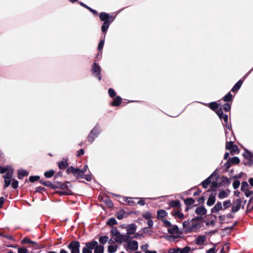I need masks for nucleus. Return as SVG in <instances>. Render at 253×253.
Listing matches in <instances>:
<instances>
[{"mask_svg":"<svg viewBox=\"0 0 253 253\" xmlns=\"http://www.w3.org/2000/svg\"><path fill=\"white\" fill-rule=\"evenodd\" d=\"M111 234L114 238L115 242L118 243H122L123 242H126L129 238L127 235L121 234L115 227L112 228Z\"/></svg>","mask_w":253,"mask_h":253,"instance_id":"f257e3e1","label":"nucleus"},{"mask_svg":"<svg viewBox=\"0 0 253 253\" xmlns=\"http://www.w3.org/2000/svg\"><path fill=\"white\" fill-rule=\"evenodd\" d=\"M66 172L67 173H73L74 176L78 179L83 178V176L84 175V171L83 170H81L78 168H75L72 166L69 167L67 169Z\"/></svg>","mask_w":253,"mask_h":253,"instance_id":"f03ea898","label":"nucleus"},{"mask_svg":"<svg viewBox=\"0 0 253 253\" xmlns=\"http://www.w3.org/2000/svg\"><path fill=\"white\" fill-rule=\"evenodd\" d=\"M100 132V128L98 125H96L91 130L87 137V140L92 143Z\"/></svg>","mask_w":253,"mask_h":253,"instance_id":"7ed1b4c3","label":"nucleus"},{"mask_svg":"<svg viewBox=\"0 0 253 253\" xmlns=\"http://www.w3.org/2000/svg\"><path fill=\"white\" fill-rule=\"evenodd\" d=\"M97 245V242L94 240L86 243L85 247L83 249V253H92V250H94Z\"/></svg>","mask_w":253,"mask_h":253,"instance_id":"20e7f679","label":"nucleus"},{"mask_svg":"<svg viewBox=\"0 0 253 253\" xmlns=\"http://www.w3.org/2000/svg\"><path fill=\"white\" fill-rule=\"evenodd\" d=\"M97 245V242L94 240L86 243L85 247L83 249V253H92V250H94Z\"/></svg>","mask_w":253,"mask_h":253,"instance_id":"39448f33","label":"nucleus"},{"mask_svg":"<svg viewBox=\"0 0 253 253\" xmlns=\"http://www.w3.org/2000/svg\"><path fill=\"white\" fill-rule=\"evenodd\" d=\"M80 244L78 241H74L71 242L68 246L71 250V253H80Z\"/></svg>","mask_w":253,"mask_h":253,"instance_id":"423d86ee","label":"nucleus"},{"mask_svg":"<svg viewBox=\"0 0 253 253\" xmlns=\"http://www.w3.org/2000/svg\"><path fill=\"white\" fill-rule=\"evenodd\" d=\"M91 71L92 72L93 75L96 77L99 80H101V76L100 75L101 68L98 64L95 62L93 63Z\"/></svg>","mask_w":253,"mask_h":253,"instance_id":"0eeeda50","label":"nucleus"},{"mask_svg":"<svg viewBox=\"0 0 253 253\" xmlns=\"http://www.w3.org/2000/svg\"><path fill=\"white\" fill-rule=\"evenodd\" d=\"M13 173V170H9L7 173L3 176L4 178V187L9 186L10 184V178L12 177Z\"/></svg>","mask_w":253,"mask_h":253,"instance_id":"6e6552de","label":"nucleus"},{"mask_svg":"<svg viewBox=\"0 0 253 253\" xmlns=\"http://www.w3.org/2000/svg\"><path fill=\"white\" fill-rule=\"evenodd\" d=\"M127 248L132 251L137 250L138 248V242L134 240L127 241Z\"/></svg>","mask_w":253,"mask_h":253,"instance_id":"1a4fd4ad","label":"nucleus"},{"mask_svg":"<svg viewBox=\"0 0 253 253\" xmlns=\"http://www.w3.org/2000/svg\"><path fill=\"white\" fill-rule=\"evenodd\" d=\"M241 204L242 200L240 199H236L233 203L231 211L234 213L238 211L241 208Z\"/></svg>","mask_w":253,"mask_h":253,"instance_id":"9d476101","label":"nucleus"},{"mask_svg":"<svg viewBox=\"0 0 253 253\" xmlns=\"http://www.w3.org/2000/svg\"><path fill=\"white\" fill-rule=\"evenodd\" d=\"M211 183L212 186H215L217 184L215 181H213L212 182L211 180V176H209L203 182H202L200 185H201L204 188L206 189L208 188Z\"/></svg>","mask_w":253,"mask_h":253,"instance_id":"9b49d317","label":"nucleus"},{"mask_svg":"<svg viewBox=\"0 0 253 253\" xmlns=\"http://www.w3.org/2000/svg\"><path fill=\"white\" fill-rule=\"evenodd\" d=\"M136 229V226L134 224H129L126 229V234L128 236L129 235L134 234Z\"/></svg>","mask_w":253,"mask_h":253,"instance_id":"f8f14e48","label":"nucleus"},{"mask_svg":"<svg viewBox=\"0 0 253 253\" xmlns=\"http://www.w3.org/2000/svg\"><path fill=\"white\" fill-rule=\"evenodd\" d=\"M100 19L101 21H104V22H111L110 21V17L109 14L106 12H102L100 14ZM112 18V17H111Z\"/></svg>","mask_w":253,"mask_h":253,"instance_id":"ddd939ff","label":"nucleus"},{"mask_svg":"<svg viewBox=\"0 0 253 253\" xmlns=\"http://www.w3.org/2000/svg\"><path fill=\"white\" fill-rule=\"evenodd\" d=\"M200 227L199 223L195 222L193 221H191L190 227L189 228V231L190 232L195 231L198 228Z\"/></svg>","mask_w":253,"mask_h":253,"instance_id":"4468645a","label":"nucleus"},{"mask_svg":"<svg viewBox=\"0 0 253 253\" xmlns=\"http://www.w3.org/2000/svg\"><path fill=\"white\" fill-rule=\"evenodd\" d=\"M223 209L221 203L218 202L211 209V211L212 213H216Z\"/></svg>","mask_w":253,"mask_h":253,"instance_id":"2eb2a0df","label":"nucleus"},{"mask_svg":"<svg viewBox=\"0 0 253 253\" xmlns=\"http://www.w3.org/2000/svg\"><path fill=\"white\" fill-rule=\"evenodd\" d=\"M195 213L199 215H203L206 214L207 210L205 207L203 206L199 207L196 208L195 210Z\"/></svg>","mask_w":253,"mask_h":253,"instance_id":"dca6fc26","label":"nucleus"},{"mask_svg":"<svg viewBox=\"0 0 253 253\" xmlns=\"http://www.w3.org/2000/svg\"><path fill=\"white\" fill-rule=\"evenodd\" d=\"M168 232L170 234H176L179 233V229L176 225H171L168 228Z\"/></svg>","mask_w":253,"mask_h":253,"instance_id":"f3484780","label":"nucleus"},{"mask_svg":"<svg viewBox=\"0 0 253 253\" xmlns=\"http://www.w3.org/2000/svg\"><path fill=\"white\" fill-rule=\"evenodd\" d=\"M68 165L67 159H63L62 161L58 163V167L61 169H65Z\"/></svg>","mask_w":253,"mask_h":253,"instance_id":"a211bd4d","label":"nucleus"},{"mask_svg":"<svg viewBox=\"0 0 253 253\" xmlns=\"http://www.w3.org/2000/svg\"><path fill=\"white\" fill-rule=\"evenodd\" d=\"M215 202V196L213 194H211L207 202V205L208 206H211Z\"/></svg>","mask_w":253,"mask_h":253,"instance_id":"6ab92c4d","label":"nucleus"},{"mask_svg":"<svg viewBox=\"0 0 253 253\" xmlns=\"http://www.w3.org/2000/svg\"><path fill=\"white\" fill-rule=\"evenodd\" d=\"M134 199H137L138 198L125 197L124 198V201L126 202L129 205L133 206L136 205V203L134 201Z\"/></svg>","mask_w":253,"mask_h":253,"instance_id":"aec40b11","label":"nucleus"},{"mask_svg":"<svg viewBox=\"0 0 253 253\" xmlns=\"http://www.w3.org/2000/svg\"><path fill=\"white\" fill-rule=\"evenodd\" d=\"M167 212L163 210H160L157 211V218L159 219H163V218L167 215Z\"/></svg>","mask_w":253,"mask_h":253,"instance_id":"412c9836","label":"nucleus"},{"mask_svg":"<svg viewBox=\"0 0 253 253\" xmlns=\"http://www.w3.org/2000/svg\"><path fill=\"white\" fill-rule=\"evenodd\" d=\"M206 239V237L205 236H198L196 240V243L198 245H202L204 244Z\"/></svg>","mask_w":253,"mask_h":253,"instance_id":"4be33fe9","label":"nucleus"},{"mask_svg":"<svg viewBox=\"0 0 253 253\" xmlns=\"http://www.w3.org/2000/svg\"><path fill=\"white\" fill-rule=\"evenodd\" d=\"M29 174V172L23 169H21L18 170V177L19 179H22L25 176H27Z\"/></svg>","mask_w":253,"mask_h":253,"instance_id":"5701e85b","label":"nucleus"},{"mask_svg":"<svg viewBox=\"0 0 253 253\" xmlns=\"http://www.w3.org/2000/svg\"><path fill=\"white\" fill-rule=\"evenodd\" d=\"M243 81L242 80H240L233 87V88L231 89V91L233 92H235L238 91L241 87L242 84H243Z\"/></svg>","mask_w":253,"mask_h":253,"instance_id":"b1692460","label":"nucleus"},{"mask_svg":"<svg viewBox=\"0 0 253 253\" xmlns=\"http://www.w3.org/2000/svg\"><path fill=\"white\" fill-rule=\"evenodd\" d=\"M104 246L103 245H99L97 243V245L94 248V253H104Z\"/></svg>","mask_w":253,"mask_h":253,"instance_id":"393cba45","label":"nucleus"},{"mask_svg":"<svg viewBox=\"0 0 253 253\" xmlns=\"http://www.w3.org/2000/svg\"><path fill=\"white\" fill-rule=\"evenodd\" d=\"M229 191H226L224 190H221L219 192L218 194V197L220 199L227 198L228 196Z\"/></svg>","mask_w":253,"mask_h":253,"instance_id":"a878e982","label":"nucleus"},{"mask_svg":"<svg viewBox=\"0 0 253 253\" xmlns=\"http://www.w3.org/2000/svg\"><path fill=\"white\" fill-rule=\"evenodd\" d=\"M122 99L120 96H117L114 98L113 101L112 102L111 105L113 106H119L121 103Z\"/></svg>","mask_w":253,"mask_h":253,"instance_id":"bb28decb","label":"nucleus"},{"mask_svg":"<svg viewBox=\"0 0 253 253\" xmlns=\"http://www.w3.org/2000/svg\"><path fill=\"white\" fill-rule=\"evenodd\" d=\"M113 21V19H112L111 22H104V23L103 24V25L102 26V27H101V30H102V32L105 33L107 31V30L109 27L110 23L112 22Z\"/></svg>","mask_w":253,"mask_h":253,"instance_id":"cd10ccee","label":"nucleus"},{"mask_svg":"<svg viewBox=\"0 0 253 253\" xmlns=\"http://www.w3.org/2000/svg\"><path fill=\"white\" fill-rule=\"evenodd\" d=\"M118 246L117 245H109L108 247V252L109 253H115L117 250Z\"/></svg>","mask_w":253,"mask_h":253,"instance_id":"c85d7f7f","label":"nucleus"},{"mask_svg":"<svg viewBox=\"0 0 253 253\" xmlns=\"http://www.w3.org/2000/svg\"><path fill=\"white\" fill-rule=\"evenodd\" d=\"M179 253H189L191 251V248L189 246H186L183 248H179L178 250Z\"/></svg>","mask_w":253,"mask_h":253,"instance_id":"c756f323","label":"nucleus"},{"mask_svg":"<svg viewBox=\"0 0 253 253\" xmlns=\"http://www.w3.org/2000/svg\"><path fill=\"white\" fill-rule=\"evenodd\" d=\"M209 106L211 110L214 111L218 108V104L215 102H212L209 103Z\"/></svg>","mask_w":253,"mask_h":253,"instance_id":"7c9ffc66","label":"nucleus"},{"mask_svg":"<svg viewBox=\"0 0 253 253\" xmlns=\"http://www.w3.org/2000/svg\"><path fill=\"white\" fill-rule=\"evenodd\" d=\"M108 239L107 236H101L99 239V242L101 244H105L108 242Z\"/></svg>","mask_w":253,"mask_h":253,"instance_id":"2f4dec72","label":"nucleus"},{"mask_svg":"<svg viewBox=\"0 0 253 253\" xmlns=\"http://www.w3.org/2000/svg\"><path fill=\"white\" fill-rule=\"evenodd\" d=\"M13 170V169L11 168L10 167H6L5 168H3L0 166V173H4L6 172L7 173V172L9 171V170Z\"/></svg>","mask_w":253,"mask_h":253,"instance_id":"473e14b6","label":"nucleus"},{"mask_svg":"<svg viewBox=\"0 0 253 253\" xmlns=\"http://www.w3.org/2000/svg\"><path fill=\"white\" fill-rule=\"evenodd\" d=\"M117 224L116 219L114 217H111L107 222V224L110 226H113Z\"/></svg>","mask_w":253,"mask_h":253,"instance_id":"72a5a7b5","label":"nucleus"},{"mask_svg":"<svg viewBox=\"0 0 253 253\" xmlns=\"http://www.w3.org/2000/svg\"><path fill=\"white\" fill-rule=\"evenodd\" d=\"M233 96L230 92H228L224 97L223 100L225 102H229L232 100Z\"/></svg>","mask_w":253,"mask_h":253,"instance_id":"f704fd0d","label":"nucleus"},{"mask_svg":"<svg viewBox=\"0 0 253 253\" xmlns=\"http://www.w3.org/2000/svg\"><path fill=\"white\" fill-rule=\"evenodd\" d=\"M195 203V200L192 198H187L184 200V204L186 205H192Z\"/></svg>","mask_w":253,"mask_h":253,"instance_id":"c9c22d12","label":"nucleus"},{"mask_svg":"<svg viewBox=\"0 0 253 253\" xmlns=\"http://www.w3.org/2000/svg\"><path fill=\"white\" fill-rule=\"evenodd\" d=\"M173 215L180 219H183L184 218V214L178 211H174Z\"/></svg>","mask_w":253,"mask_h":253,"instance_id":"e433bc0d","label":"nucleus"},{"mask_svg":"<svg viewBox=\"0 0 253 253\" xmlns=\"http://www.w3.org/2000/svg\"><path fill=\"white\" fill-rule=\"evenodd\" d=\"M230 162L232 164H238L240 162L239 159L237 157H234L232 158L231 159L229 160V161H228L227 164Z\"/></svg>","mask_w":253,"mask_h":253,"instance_id":"4c0bfd02","label":"nucleus"},{"mask_svg":"<svg viewBox=\"0 0 253 253\" xmlns=\"http://www.w3.org/2000/svg\"><path fill=\"white\" fill-rule=\"evenodd\" d=\"M79 3H80V4L82 6H84V7L86 8H87V9H88L90 11H91V12H92L93 14H97V12L95 10H94V9H93L91 8L90 7H89L87 6L86 4H84V3L83 2H80Z\"/></svg>","mask_w":253,"mask_h":253,"instance_id":"58836bf2","label":"nucleus"},{"mask_svg":"<svg viewBox=\"0 0 253 253\" xmlns=\"http://www.w3.org/2000/svg\"><path fill=\"white\" fill-rule=\"evenodd\" d=\"M249 186V185L247 182L244 181L241 183V190H242V192H243L244 191L248 189Z\"/></svg>","mask_w":253,"mask_h":253,"instance_id":"ea45409f","label":"nucleus"},{"mask_svg":"<svg viewBox=\"0 0 253 253\" xmlns=\"http://www.w3.org/2000/svg\"><path fill=\"white\" fill-rule=\"evenodd\" d=\"M54 172L53 170H50L45 172L44 175L46 177L50 178L53 176Z\"/></svg>","mask_w":253,"mask_h":253,"instance_id":"a19ab883","label":"nucleus"},{"mask_svg":"<svg viewBox=\"0 0 253 253\" xmlns=\"http://www.w3.org/2000/svg\"><path fill=\"white\" fill-rule=\"evenodd\" d=\"M33 242L34 241H31L28 238H24L23 239L21 240V243L23 244H30L31 245H32Z\"/></svg>","mask_w":253,"mask_h":253,"instance_id":"79ce46f5","label":"nucleus"},{"mask_svg":"<svg viewBox=\"0 0 253 253\" xmlns=\"http://www.w3.org/2000/svg\"><path fill=\"white\" fill-rule=\"evenodd\" d=\"M231 206V203L230 200H227L223 203V207L224 209L229 208Z\"/></svg>","mask_w":253,"mask_h":253,"instance_id":"37998d69","label":"nucleus"},{"mask_svg":"<svg viewBox=\"0 0 253 253\" xmlns=\"http://www.w3.org/2000/svg\"><path fill=\"white\" fill-rule=\"evenodd\" d=\"M31 247L35 250H38L42 248V247L36 242H33Z\"/></svg>","mask_w":253,"mask_h":253,"instance_id":"c03bdc74","label":"nucleus"},{"mask_svg":"<svg viewBox=\"0 0 253 253\" xmlns=\"http://www.w3.org/2000/svg\"><path fill=\"white\" fill-rule=\"evenodd\" d=\"M190 223H191V221L187 220V221H184L183 222L182 224H183V227L185 228H186L188 231H189V228L190 227Z\"/></svg>","mask_w":253,"mask_h":253,"instance_id":"a18cd8bd","label":"nucleus"},{"mask_svg":"<svg viewBox=\"0 0 253 253\" xmlns=\"http://www.w3.org/2000/svg\"><path fill=\"white\" fill-rule=\"evenodd\" d=\"M108 94L111 97H114L116 95V92L113 88H109L108 90Z\"/></svg>","mask_w":253,"mask_h":253,"instance_id":"49530a36","label":"nucleus"},{"mask_svg":"<svg viewBox=\"0 0 253 253\" xmlns=\"http://www.w3.org/2000/svg\"><path fill=\"white\" fill-rule=\"evenodd\" d=\"M216 113L217 114V115L218 116L219 118L221 119V117L222 116H223L224 114H223V111H222V109L221 108H218L216 111Z\"/></svg>","mask_w":253,"mask_h":253,"instance_id":"de8ad7c7","label":"nucleus"},{"mask_svg":"<svg viewBox=\"0 0 253 253\" xmlns=\"http://www.w3.org/2000/svg\"><path fill=\"white\" fill-rule=\"evenodd\" d=\"M104 39L103 40L102 39L101 40V41H100V42L98 44V49L99 51H101L102 49L103 46H104Z\"/></svg>","mask_w":253,"mask_h":253,"instance_id":"09e8293b","label":"nucleus"},{"mask_svg":"<svg viewBox=\"0 0 253 253\" xmlns=\"http://www.w3.org/2000/svg\"><path fill=\"white\" fill-rule=\"evenodd\" d=\"M234 146L233 142L232 141H229L226 143V149L228 150H231L232 148H233Z\"/></svg>","mask_w":253,"mask_h":253,"instance_id":"8fccbe9b","label":"nucleus"},{"mask_svg":"<svg viewBox=\"0 0 253 253\" xmlns=\"http://www.w3.org/2000/svg\"><path fill=\"white\" fill-rule=\"evenodd\" d=\"M178 249H179V248L169 249L168 251V253H179Z\"/></svg>","mask_w":253,"mask_h":253,"instance_id":"3c124183","label":"nucleus"},{"mask_svg":"<svg viewBox=\"0 0 253 253\" xmlns=\"http://www.w3.org/2000/svg\"><path fill=\"white\" fill-rule=\"evenodd\" d=\"M40 178L39 176H31L29 177V180L31 182H34L37 180H38Z\"/></svg>","mask_w":253,"mask_h":253,"instance_id":"603ef678","label":"nucleus"},{"mask_svg":"<svg viewBox=\"0 0 253 253\" xmlns=\"http://www.w3.org/2000/svg\"><path fill=\"white\" fill-rule=\"evenodd\" d=\"M243 192L244 193L245 195L247 197H250V196H251L252 194H253V191L249 190L248 189H247L246 190L244 191Z\"/></svg>","mask_w":253,"mask_h":253,"instance_id":"864d4df0","label":"nucleus"},{"mask_svg":"<svg viewBox=\"0 0 253 253\" xmlns=\"http://www.w3.org/2000/svg\"><path fill=\"white\" fill-rule=\"evenodd\" d=\"M162 221L165 225V226L167 227H169L171 225L170 222L166 219H162Z\"/></svg>","mask_w":253,"mask_h":253,"instance_id":"5fc2aeb1","label":"nucleus"},{"mask_svg":"<svg viewBox=\"0 0 253 253\" xmlns=\"http://www.w3.org/2000/svg\"><path fill=\"white\" fill-rule=\"evenodd\" d=\"M28 252V250L24 247L20 248L18 250V253H27Z\"/></svg>","mask_w":253,"mask_h":253,"instance_id":"6e6d98bb","label":"nucleus"},{"mask_svg":"<svg viewBox=\"0 0 253 253\" xmlns=\"http://www.w3.org/2000/svg\"><path fill=\"white\" fill-rule=\"evenodd\" d=\"M245 158L250 159L251 158V153L249 151H246L243 154Z\"/></svg>","mask_w":253,"mask_h":253,"instance_id":"4d7b16f0","label":"nucleus"},{"mask_svg":"<svg viewBox=\"0 0 253 253\" xmlns=\"http://www.w3.org/2000/svg\"><path fill=\"white\" fill-rule=\"evenodd\" d=\"M12 186L14 189H16L18 187V181L13 179L12 182Z\"/></svg>","mask_w":253,"mask_h":253,"instance_id":"13d9d810","label":"nucleus"},{"mask_svg":"<svg viewBox=\"0 0 253 253\" xmlns=\"http://www.w3.org/2000/svg\"><path fill=\"white\" fill-rule=\"evenodd\" d=\"M142 216L146 219H150L151 217V214L150 213L146 212L143 214Z\"/></svg>","mask_w":253,"mask_h":253,"instance_id":"bf43d9fd","label":"nucleus"},{"mask_svg":"<svg viewBox=\"0 0 253 253\" xmlns=\"http://www.w3.org/2000/svg\"><path fill=\"white\" fill-rule=\"evenodd\" d=\"M230 108L231 106L228 103H225L223 106V109L226 112H228L230 110Z\"/></svg>","mask_w":253,"mask_h":253,"instance_id":"052dcab7","label":"nucleus"},{"mask_svg":"<svg viewBox=\"0 0 253 253\" xmlns=\"http://www.w3.org/2000/svg\"><path fill=\"white\" fill-rule=\"evenodd\" d=\"M179 202L178 201H173L171 202V206L173 207H176L179 206Z\"/></svg>","mask_w":253,"mask_h":253,"instance_id":"680f3d73","label":"nucleus"},{"mask_svg":"<svg viewBox=\"0 0 253 253\" xmlns=\"http://www.w3.org/2000/svg\"><path fill=\"white\" fill-rule=\"evenodd\" d=\"M41 182L42 184L46 186L47 187H51L52 185V184L51 183V182L48 181H42V180H41Z\"/></svg>","mask_w":253,"mask_h":253,"instance_id":"e2e57ef3","label":"nucleus"},{"mask_svg":"<svg viewBox=\"0 0 253 253\" xmlns=\"http://www.w3.org/2000/svg\"><path fill=\"white\" fill-rule=\"evenodd\" d=\"M240 185V181L238 180H235L233 183V186L234 189L237 188Z\"/></svg>","mask_w":253,"mask_h":253,"instance_id":"0e129e2a","label":"nucleus"},{"mask_svg":"<svg viewBox=\"0 0 253 253\" xmlns=\"http://www.w3.org/2000/svg\"><path fill=\"white\" fill-rule=\"evenodd\" d=\"M221 119H223L225 123H227L228 121V117L226 114H224L221 117Z\"/></svg>","mask_w":253,"mask_h":253,"instance_id":"69168bd1","label":"nucleus"},{"mask_svg":"<svg viewBox=\"0 0 253 253\" xmlns=\"http://www.w3.org/2000/svg\"><path fill=\"white\" fill-rule=\"evenodd\" d=\"M207 253H216L215 246L213 247V248L210 249L209 250H208L207 251Z\"/></svg>","mask_w":253,"mask_h":253,"instance_id":"338daca9","label":"nucleus"},{"mask_svg":"<svg viewBox=\"0 0 253 253\" xmlns=\"http://www.w3.org/2000/svg\"><path fill=\"white\" fill-rule=\"evenodd\" d=\"M215 222L214 220H211L206 222L207 225H212L213 226L215 225Z\"/></svg>","mask_w":253,"mask_h":253,"instance_id":"774afa93","label":"nucleus"}]
</instances>
